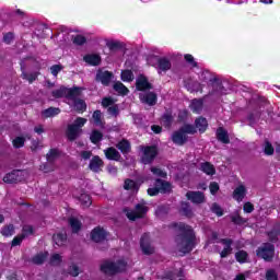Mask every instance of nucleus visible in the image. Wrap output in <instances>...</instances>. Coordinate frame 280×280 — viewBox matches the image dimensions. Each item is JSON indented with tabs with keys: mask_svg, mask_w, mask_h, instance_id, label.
<instances>
[{
	"mask_svg": "<svg viewBox=\"0 0 280 280\" xmlns=\"http://www.w3.org/2000/svg\"><path fill=\"white\" fill-rule=\"evenodd\" d=\"M172 229H177L179 234L175 236V243L179 248V253L187 255L196 248V232L191 225L184 222L172 223Z\"/></svg>",
	"mask_w": 280,
	"mask_h": 280,
	"instance_id": "nucleus-1",
	"label": "nucleus"
},
{
	"mask_svg": "<svg viewBox=\"0 0 280 280\" xmlns=\"http://www.w3.org/2000/svg\"><path fill=\"white\" fill-rule=\"evenodd\" d=\"M126 268H128V262L124 259H119L117 261L104 260L100 269L103 275L115 277V275L126 272Z\"/></svg>",
	"mask_w": 280,
	"mask_h": 280,
	"instance_id": "nucleus-2",
	"label": "nucleus"
},
{
	"mask_svg": "<svg viewBox=\"0 0 280 280\" xmlns=\"http://www.w3.org/2000/svg\"><path fill=\"white\" fill-rule=\"evenodd\" d=\"M88 119L83 117H77L73 124L68 125L66 130V137L68 141H75L82 135V128L86 125Z\"/></svg>",
	"mask_w": 280,
	"mask_h": 280,
	"instance_id": "nucleus-3",
	"label": "nucleus"
},
{
	"mask_svg": "<svg viewBox=\"0 0 280 280\" xmlns=\"http://www.w3.org/2000/svg\"><path fill=\"white\" fill-rule=\"evenodd\" d=\"M147 194L151 197L159 196L160 194H172V184L161 178H156L154 187L148 188Z\"/></svg>",
	"mask_w": 280,
	"mask_h": 280,
	"instance_id": "nucleus-4",
	"label": "nucleus"
},
{
	"mask_svg": "<svg viewBox=\"0 0 280 280\" xmlns=\"http://www.w3.org/2000/svg\"><path fill=\"white\" fill-rule=\"evenodd\" d=\"M142 156L141 163L142 165H152L154 160L159 156V147L156 145H145L141 147Z\"/></svg>",
	"mask_w": 280,
	"mask_h": 280,
	"instance_id": "nucleus-5",
	"label": "nucleus"
},
{
	"mask_svg": "<svg viewBox=\"0 0 280 280\" xmlns=\"http://www.w3.org/2000/svg\"><path fill=\"white\" fill-rule=\"evenodd\" d=\"M256 257L264 259V261H272L275 259V244L272 243H262L256 249Z\"/></svg>",
	"mask_w": 280,
	"mask_h": 280,
	"instance_id": "nucleus-6",
	"label": "nucleus"
},
{
	"mask_svg": "<svg viewBox=\"0 0 280 280\" xmlns=\"http://www.w3.org/2000/svg\"><path fill=\"white\" fill-rule=\"evenodd\" d=\"M124 211L128 220H130L131 222H135L137 220H141L142 218H145L149 211V208L143 203H137L133 210L125 209Z\"/></svg>",
	"mask_w": 280,
	"mask_h": 280,
	"instance_id": "nucleus-7",
	"label": "nucleus"
},
{
	"mask_svg": "<svg viewBox=\"0 0 280 280\" xmlns=\"http://www.w3.org/2000/svg\"><path fill=\"white\" fill-rule=\"evenodd\" d=\"M2 180L7 185H14L16 183H21V180H23V171L13 170L10 173H7Z\"/></svg>",
	"mask_w": 280,
	"mask_h": 280,
	"instance_id": "nucleus-8",
	"label": "nucleus"
},
{
	"mask_svg": "<svg viewBox=\"0 0 280 280\" xmlns=\"http://www.w3.org/2000/svg\"><path fill=\"white\" fill-rule=\"evenodd\" d=\"M140 248H141L143 255H154V247H152V244L150 242L149 233L142 234V236L140 238Z\"/></svg>",
	"mask_w": 280,
	"mask_h": 280,
	"instance_id": "nucleus-9",
	"label": "nucleus"
},
{
	"mask_svg": "<svg viewBox=\"0 0 280 280\" xmlns=\"http://www.w3.org/2000/svg\"><path fill=\"white\" fill-rule=\"evenodd\" d=\"M107 237L108 233L102 226H96L91 231V240L92 242H95V244H100V242H105Z\"/></svg>",
	"mask_w": 280,
	"mask_h": 280,
	"instance_id": "nucleus-10",
	"label": "nucleus"
},
{
	"mask_svg": "<svg viewBox=\"0 0 280 280\" xmlns=\"http://www.w3.org/2000/svg\"><path fill=\"white\" fill-rule=\"evenodd\" d=\"M186 198L187 200H190L192 205H202L207 200V198L205 197V192L200 190H197V191L188 190L186 192Z\"/></svg>",
	"mask_w": 280,
	"mask_h": 280,
	"instance_id": "nucleus-11",
	"label": "nucleus"
},
{
	"mask_svg": "<svg viewBox=\"0 0 280 280\" xmlns=\"http://www.w3.org/2000/svg\"><path fill=\"white\" fill-rule=\"evenodd\" d=\"M113 78H115V75L113 74V72L105 70H98L96 72V82H101V84H103V86H110V82H113Z\"/></svg>",
	"mask_w": 280,
	"mask_h": 280,
	"instance_id": "nucleus-12",
	"label": "nucleus"
},
{
	"mask_svg": "<svg viewBox=\"0 0 280 280\" xmlns=\"http://www.w3.org/2000/svg\"><path fill=\"white\" fill-rule=\"evenodd\" d=\"M155 69L161 75L162 73H167L172 69V61L166 57H159L156 60Z\"/></svg>",
	"mask_w": 280,
	"mask_h": 280,
	"instance_id": "nucleus-13",
	"label": "nucleus"
},
{
	"mask_svg": "<svg viewBox=\"0 0 280 280\" xmlns=\"http://www.w3.org/2000/svg\"><path fill=\"white\" fill-rule=\"evenodd\" d=\"M171 139L175 145H185L189 141V137L182 129L174 131Z\"/></svg>",
	"mask_w": 280,
	"mask_h": 280,
	"instance_id": "nucleus-14",
	"label": "nucleus"
},
{
	"mask_svg": "<svg viewBox=\"0 0 280 280\" xmlns=\"http://www.w3.org/2000/svg\"><path fill=\"white\" fill-rule=\"evenodd\" d=\"M220 244H223V249L220 253L221 259H226L233 253V241L232 238H221Z\"/></svg>",
	"mask_w": 280,
	"mask_h": 280,
	"instance_id": "nucleus-15",
	"label": "nucleus"
},
{
	"mask_svg": "<svg viewBox=\"0 0 280 280\" xmlns=\"http://www.w3.org/2000/svg\"><path fill=\"white\" fill-rule=\"evenodd\" d=\"M102 167H104V160L100 158V155H94L89 164V170L94 172V174H100L102 172Z\"/></svg>",
	"mask_w": 280,
	"mask_h": 280,
	"instance_id": "nucleus-16",
	"label": "nucleus"
},
{
	"mask_svg": "<svg viewBox=\"0 0 280 280\" xmlns=\"http://www.w3.org/2000/svg\"><path fill=\"white\" fill-rule=\"evenodd\" d=\"M136 89L137 91H151V89H154L152 86V83H150V81H148V79L145 78V75H140L137 80H136Z\"/></svg>",
	"mask_w": 280,
	"mask_h": 280,
	"instance_id": "nucleus-17",
	"label": "nucleus"
},
{
	"mask_svg": "<svg viewBox=\"0 0 280 280\" xmlns=\"http://www.w3.org/2000/svg\"><path fill=\"white\" fill-rule=\"evenodd\" d=\"M185 89L189 91V93H202V84L198 81H194L191 79H187L184 81Z\"/></svg>",
	"mask_w": 280,
	"mask_h": 280,
	"instance_id": "nucleus-18",
	"label": "nucleus"
},
{
	"mask_svg": "<svg viewBox=\"0 0 280 280\" xmlns=\"http://www.w3.org/2000/svg\"><path fill=\"white\" fill-rule=\"evenodd\" d=\"M83 60L90 67H100L102 65V56H100L98 54L84 55Z\"/></svg>",
	"mask_w": 280,
	"mask_h": 280,
	"instance_id": "nucleus-19",
	"label": "nucleus"
},
{
	"mask_svg": "<svg viewBox=\"0 0 280 280\" xmlns=\"http://www.w3.org/2000/svg\"><path fill=\"white\" fill-rule=\"evenodd\" d=\"M21 78L22 80H26V82H28V84H34V82H36V80H38V75H40V72L36 71V72H31L27 73L25 71V66H21Z\"/></svg>",
	"mask_w": 280,
	"mask_h": 280,
	"instance_id": "nucleus-20",
	"label": "nucleus"
},
{
	"mask_svg": "<svg viewBox=\"0 0 280 280\" xmlns=\"http://www.w3.org/2000/svg\"><path fill=\"white\" fill-rule=\"evenodd\" d=\"M104 154L107 161H116V162L121 161V153H119V151L114 147H109L105 149Z\"/></svg>",
	"mask_w": 280,
	"mask_h": 280,
	"instance_id": "nucleus-21",
	"label": "nucleus"
},
{
	"mask_svg": "<svg viewBox=\"0 0 280 280\" xmlns=\"http://www.w3.org/2000/svg\"><path fill=\"white\" fill-rule=\"evenodd\" d=\"M116 148L119 150V152H121V154H124V156H126V154H130L132 151V144H130V140L125 138L118 141Z\"/></svg>",
	"mask_w": 280,
	"mask_h": 280,
	"instance_id": "nucleus-22",
	"label": "nucleus"
},
{
	"mask_svg": "<svg viewBox=\"0 0 280 280\" xmlns=\"http://www.w3.org/2000/svg\"><path fill=\"white\" fill-rule=\"evenodd\" d=\"M195 128L200 132V135H205L209 128V121L203 116H199L195 119Z\"/></svg>",
	"mask_w": 280,
	"mask_h": 280,
	"instance_id": "nucleus-23",
	"label": "nucleus"
},
{
	"mask_svg": "<svg viewBox=\"0 0 280 280\" xmlns=\"http://www.w3.org/2000/svg\"><path fill=\"white\" fill-rule=\"evenodd\" d=\"M82 91H84L83 88L80 86H73V88H67L66 91V98L72 100V102H75V100H79L80 95H82Z\"/></svg>",
	"mask_w": 280,
	"mask_h": 280,
	"instance_id": "nucleus-24",
	"label": "nucleus"
},
{
	"mask_svg": "<svg viewBox=\"0 0 280 280\" xmlns=\"http://www.w3.org/2000/svg\"><path fill=\"white\" fill-rule=\"evenodd\" d=\"M140 100L143 104H148V106H156L159 96L154 92H147L144 95L140 96Z\"/></svg>",
	"mask_w": 280,
	"mask_h": 280,
	"instance_id": "nucleus-25",
	"label": "nucleus"
},
{
	"mask_svg": "<svg viewBox=\"0 0 280 280\" xmlns=\"http://www.w3.org/2000/svg\"><path fill=\"white\" fill-rule=\"evenodd\" d=\"M203 106H205V101L202 98H194L190 102V109L196 115H200V113H202Z\"/></svg>",
	"mask_w": 280,
	"mask_h": 280,
	"instance_id": "nucleus-26",
	"label": "nucleus"
},
{
	"mask_svg": "<svg viewBox=\"0 0 280 280\" xmlns=\"http://www.w3.org/2000/svg\"><path fill=\"white\" fill-rule=\"evenodd\" d=\"M217 139L218 141H220V143H231V138H229V131H226L223 127H219L217 129Z\"/></svg>",
	"mask_w": 280,
	"mask_h": 280,
	"instance_id": "nucleus-27",
	"label": "nucleus"
},
{
	"mask_svg": "<svg viewBox=\"0 0 280 280\" xmlns=\"http://www.w3.org/2000/svg\"><path fill=\"white\" fill-rule=\"evenodd\" d=\"M47 257H49V252H40L32 257V264L35 266H43V264L47 261Z\"/></svg>",
	"mask_w": 280,
	"mask_h": 280,
	"instance_id": "nucleus-28",
	"label": "nucleus"
},
{
	"mask_svg": "<svg viewBox=\"0 0 280 280\" xmlns=\"http://www.w3.org/2000/svg\"><path fill=\"white\" fill-rule=\"evenodd\" d=\"M179 212L182 213V215H185V218H194V210H191V205L187 201L180 202Z\"/></svg>",
	"mask_w": 280,
	"mask_h": 280,
	"instance_id": "nucleus-29",
	"label": "nucleus"
},
{
	"mask_svg": "<svg viewBox=\"0 0 280 280\" xmlns=\"http://www.w3.org/2000/svg\"><path fill=\"white\" fill-rule=\"evenodd\" d=\"M233 198L238 202H241L243 198H246V186L244 185L237 186L233 191Z\"/></svg>",
	"mask_w": 280,
	"mask_h": 280,
	"instance_id": "nucleus-30",
	"label": "nucleus"
},
{
	"mask_svg": "<svg viewBox=\"0 0 280 280\" xmlns=\"http://www.w3.org/2000/svg\"><path fill=\"white\" fill-rule=\"evenodd\" d=\"M200 171L203 172V174H207V176H214L215 166H213L211 162H203L200 164Z\"/></svg>",
	"mask_w": 280,
	"mask_h": 280,
	"instance_id": "nucleus-31",
	"label": "nucleus"
},
{
	"mask_svg": "<svg viewBox=\"0 0 280 280\" xmlns=\"http://www.w3.org/2000/svg\"><path fill=\"white\" fill-rule=\"evenodd\" d=\"M230 219L231 222L234 223L236 226H243V224H246V222H248V219H245L242 215H240L238 211L231 214Z\"/></svg>",
	"mask_w": 280,
	"mask_h": 280,
	"instance_id": "nucleus-32",
	"label": "nucleus"
},
{
	"mask_svg": "<svg viewBox=\"0 0 280 280\" xmlns=\"http://www.w3.org/2000/svg\"><path fill=\"white\" fill-rule=\"evenodd\" d=\"M161 121L164 128L170 129L174 124V116L172 115V113H165L163 114Z\"/></svg>",
	"mask_w": 280,
	"mask_h": 280,
	"instance_id": "nucleus-33",
	"label": "nucleus"
},
{
	"mask_svg": "<svg viewBox=\"0 0 280 280\" xmlns=\"http://www.w3.org/2000/svg\"><path fill=\"white\" fill-rule=\"evenodd\" d=\"M102 139H104V133H102V131H100L97 129L92 130V132L90 135L91 143H93L94 145H97V143H100V141H102Z\"/></svg>",
	"mask_w": 280,
	"mask_h": 280,
	"instance_id": "nucleus-34",
	"label": "nucleus"
},
{
	"mask_svg": "<svg viewBox=\"0 0 280 280\" xmlns=\"http://www.w3.org/2000/svg\"><path fill=\"white\" fill-rule=\"evenodd\" d=\"M42 115L46 119H49L50 117H56V115H60V108H58V107H48L47 109H44L42 112Z\"/></svg>",
	"mask_w": 280,
	"mask_h": 280,
	"instance_id": "nucleus-35",
	"label": "nucleus"
},
{
	"mask_svg": "<svg viewBox=\"0 0 280 280\" xmlns=\"http://www.w3.org/2000/svg\"><path fill=\"white\" fill-rule=\"evenodd\" d=\"M73 106H74V110H77V113H85L86 110V102H84V100L82 98H77L75 101H73Z\"/></svg>",
	"mask_w": 280,
	"mask_h": 280,
	"instance_id": "nucleus-36",
	"label": "nucleus"
},
{
	"mask_svg": "<svg viewBox=\"0 0 280 280\" xmlns=\"http://www.w3.org/2000/svg\"><path fill=\"white\" fill-rule=\"evenodd\" d=\"M114 91H116V93L119 95H128V93H130V90H128L127 86L121 83V81L114 83Z\"/></svg>",
	"mask_w": 280,
	"mask_h": 280,
	"instance_id": "nucleus-37",
	"label": "nucleus"
},
{
	"mask_svg": "<svg viewBox=\"0 0 280 280\" xmlns=\"http://www.w3.org/2000/svg\"><path fill=\"white\" fill-rule=\"evenodd\" d=\"M52 241L57 246H65V244H67V234H63V233L54 234Z\"/></svg>",
	"mask_w": 280,
	"mask_h": 280,
	"instance_id": "nucleus-38",
	"label": "nucleus"
},
{
	"mask_svg": "<svg viewBox=\"0 0 280 280\" xmlns=\"http://www.w3.org/2000/svg\"><path fill=\"white\" fill-rule=\"evenodd\" d=\"M235 259L238 264H246L248 261V252L244 249L236 252Z\"/></svg>",
	"mask_w": 280,
	"mask_h": 280,
	"instance_id": "nucleus-39",
	"label": "nucleus"
},
{
	"mask_svg": "<svg viewBox=\"0 0 280 280\" xmlns=\"http://www.w3.org/2000/svg\"><path fill=\"white\" fill-rule=\"evenodd\" d=\"M69 224L72 229V233H80V231H82V222L77 218H70Z\"/></svg>",
	"mask_w": 280,
	"mask_h": 280,
	"instance_id": "nucleus-40",
	"label": "nucleus"
},
{
	"mask_svg": "<svg viewBox=\"0 0 280 280\" xmlns=\"http://www.w3.org/2000/svg\"><path fill=\"white\" fill-rule=\"evenodd\" d=\"M0 233L3 237H12V235H14V224L2 226Z\"/></svg>",
	"mask_w": 280,
	"mask_h": 280,
	"instance_id": "nucleus-41",
	"label": "nucleus"
},
{
	"mask_svg": "<svg viewBox=\"0 0 280 280\" xmlns=\"http://www.w3.org/2000/svg\"><path fill=\"white\" fill-rule=\"evenodd\" d=\"M124 189H126V191H130V190H137L139 189V185L137 184V182L130 179V178H127L125 179V183H124Z\"/></svg>",
	"mask_w": 280,
	"mask_h": 280,
	"instance_id": "nucleus-42",
	"label": "nucleus"
},
{
	"mask_svg": "<svg viewBox=\"0 0 280 280\" xmlns=\"http://www.w3.org/2000/svg\"><path fill=\"white\" fill-rule=\"evenodd\" d=\"M51 95H52V97H55V100H60L62 97H67V88L60 86V89L54 90L51 92Z\"/></svg>",
	"mask_w": 280,
	"mask_h": 280,
	"instance_id": "nucleus-43",
	"label": "nucleus"
},
{
	"mask_svg": "<svg viewBox=\"0 0 280 280\" xmlns=\"http://www.w3.org/2000/svg\"><path fill=\"white\" fill-rule=\"evenodd\" d=\"M106 47H108L109 51H119V49H124V44L121 42H107Z\"/></svg>",
	"mask_w": 280,
	"mask_h": 280,
	"instance_id": "nucleus-44",
	"label": "nucleus"
},
{
	"mask_svg": "<svg viewBox=\"0 0 280 280\" xmlns=\"http://www.w3.org/2000/svg\"><path fill=\"white\" fill-rule=\"evenodd\" d=\"M120 78L122 82H132L135 80V73H132V70H122Z\"/></svg>",
	"mask_w": 280,
	"mask_h": 280,
	"instance_id": "nucleus-45",
	"label": "nucleus"
},
{
	"mask_svg": "<svg viewBox=\"0 0 280 280\" xmlns=\"http://www.w3.org/2000/svg\"><path fill=\"white\" fill-rule=\"evenodd\" d=\"M179 130H182V132H184L186 136L196 135V132H198V130L196 129V126L189 125V124L184 125L183 127L179 128Z\"/></svg>",
	"mask_w": 280,
	"mask_h": 280,
	"instance_id": "nucleus-46",
	"label": "nucleus"
},
{
	"mask_svg": "<svg viewBox=\"0 0 280 280\" xmlns=\"http://www.w3.org/2000/svg\"><path fill=\"white\" fill-rule=\"evenodd\" d=\"M73 45H78L79 47H82V45H86V37L84 35H74L71 38Z\"/></svg>",
	"mask_w": 280,
	"mask_h": 280,
	"instance_id": "nucleus-47",
	"label": "nucleus"
},
{
	"mask_svg": "<svg viewBox=\"0 0 280 280\" xmlns=\"http://www.w3.org/2000/svg\"><path fill=\"white\" fill-rule=\"evenodd\" d=\"M92 119H93L95 126H102V124H103L102 122V110H100V109L94 110L92 114Z\"/></svg>",
	"mask_w": 280,
	"mask_h": 280,
	"instance_id": "nucleus-48",
	"label": "nucleus"
},
{
	"mask_svg": "<svg viewBox=\"0 0 280 280\" xmlns=\"http://www.w3.org/2000/svg\"><path fill=\"white\" fill-rule=\"evenodd\" d=\"M264 152L266 156H272V154H275V147H272V143H270L268 140H265Z\"/></svg>",
	"mask_w": 280,
	"mask_h": 280,
	"instance_id": "nucleus-49",
	"label": "nucleus"
},
{
	"mask_svg": "<svg viewBox=\"0 0 280 280\" xmlns=\"http://www.w3.org/2000/svg\"><path fill=\"white\" fill-rule=\"evenodd\" d=\"M68 275H70V277H79L80 276V267H78V265H75V264L70 265L68 268Z\"/></svg>",
	"mask_w": 280,
	"mask_h": 280,
	"instance_id": "nucleus-50",
	"label": "nucleus"
},
{
	"mask_svg": "<svg viewBox=\"0 0 280 280\" xmlns=\"http://www.w3.org/2000/svg\"><path fill=\"white\" fill-rule=\"evenodd\" d=\"M12 143L13 148H15V150H19L25 145V138L16 137L15 139H13Z\"/></svg>",
	"mask_w": 280,
	"mask_h": 280,
	"instance_id": "nucleus-51",
	"label": "nucleus"
},
{
	"mask_svg": "<svg viewBox=\"0 0 280 280\" xmlns=\"http://www.w3.org/2000/svg\"><path fill=\"white\" fill-rule=\"evenodd\" d=\"M211 211L212 213H215L218 218H222V215H224V210H222V207H220V205L217 202L212 203Z\"/></svg>",
	"mask_w": 280,
	"mask_h": 280,
	"instance_id": "nucleus-52",
	"label": "nucleus"
},
{
	"mask_svg": "<svg viewBox=\"0 0 280 280\" xmlns=\"http://www.w3.org/2000/svg\"><path fill=\"white\" fill-rule=\"evenodd\" d=\"M151 172L154 174V176H160V178H167V173L156 166H152Z\"/></svg>",
	"mask_w": 280,
	"mask_h": 280,
	"instance_id": "nucleus-53",
	"label": "nucleus"
},
{
	"mask_svg": "<svg viewBox=\"0 0 280 280\" xmlns=\"http://www.w3.org/2000/svg\"><path fill=\"white\" fill-rule=\"evenodd\" d=\"M62 264V256L60 254H54L50 257V266H60Z\"/></svg>",
	"mask_w": 280,
	"mask_h": 280,
	"instance_id": "nucleus-54",
	"label": "nucleus"
},
{
	"mask_svg": "<svg viewBox=\"0 0 280 280\" xmlns=\"http://www.w3.org/2000/svg\"><path fill=\"white\" fill-rule=\"evenodd\" d=\"M23 240H25V234H20L18 236H15L12 242H11V246L14 248V246H21V244H23Z\"/></svg>",
	"mask_w": 280,
	"mask_h": 280,
	"instance_id": "nucleus-55",
	"label": "nucleus"
},
{
	"mask_svg": "<svg viewBox=\"0 0 280 280\" xmlns=\"http://www.w3.org/2000/svg\"><path fill=\"white\" fill-rule=\"evenodd\" d=\"M65 69V67L62 65H54L50 67V72L51 75H54L55 78H58V73H60V71H62Z\"/></svg>",
	"mask_w": 280,
	"mask_h": 280,
	"instance_id": "nucleus-56",
	"label": "nucleus"
},
{
	"mask_svg": "<svg viewBox=\"0 0 280 280\" xmlns=\"http://www.w3.org/2000/svg\"><path fill=\"white\" fill-rule=\"evenodd\" d=\"M184 60H186V62L188 65H190V67H192V68H197L198 67V62H196V59H194V56L190 55V54H186L184 56Z\"/></svg>",
	"mask_w": 280,
	"mask_h": 280,
	"instance_id": "nucleus-57",
	"label": "nucleus"
},
{
	"mask_svg": "<svg viewBox=\"0 0 280 280\" xmlns=\"http://www.w3.org/2000/svg\"><path fill=\"white\" fill-rule=\"evenodd\" d=\"M269 242H279V231L271 230L267 233Z\"/></svg>",
	"mask_w": 280,
	"mask_h": 280,
	"instance_id": "nucleus-58",
	"label": "nucleus"
},
{
	"mask_svg": "<svg viewBox=\"0 0 280 280\" xmlns=\"http://www.w3.org/2000/svg\"><path fill=\"white\" fill-rule=\"evenodd\" d=\"M79 200L84 205V207L91 206V196L86 194H81Z\"/></svg>",
	"mask_w": 280,
	"mask_h": 280,
	"instance_id": "nucleus-59",
	"label": "nucleus"
},
{
	"mask_svg": "<svg viewBox=\"0 0 280 280\" xmlns=\"http://www.w3.org/2000/svg\"><path fill=\"white\" fill-rule=\"evenodd\" d=\"M266 279L267 280H279V276L277 275V271H275V269H269L266 272Z\"/></svg>",
	"mask_w": 280,
	"mask_h": 280,
	"instance_id": "nucleus-60",
	"label": "nucleus"
},
{
	"mask_svg": "<svg viewBox=\"0 0 280 280\" xmlns=\"http://www.w3.org/2000/svg\"><path fill=\"white\" fill-rule=\"evenodd\" d=\"M209 189H210V194L212 196H215V194H218V191H220V185L217 182H211Z\"/></svg>",
	"mask_w": 280,
	"mask_h": 280,
	"instance_id": "nucleus-61",
	"label": "nucleus"
},
{
	"mask_svg": "<svg viewBox=\"0 0 280 280\" xmlns=\"http://www.w3.org/2000/svg\"><path fill=\"white\" fill-rule=\"evenodd\" d=\"M22 235H25V237H27V235H34V228L32 225H24L22 229Z\"/></svg>",
	"mask_w": 280,
	"mask_h": 280,
	"instance_id": "nucleus-62",
	"label": "nucleus"
},
{
	"mask_svg": "<svg viewBox=\"0 0 280 280\" xmlns=\"http://www.w3.org/2000/svg\"><path fill=\"white\" fill-rule=\"evenodd\" d=\"M243 211L245 213H253L255 211V206L249 201L245 202L243 206Z\"/></svg>",
	"mask_w": 280,
	"mask_h": 280,
	"instance_id": "nucleus-63",
	"label": "nucleus"
},
{
	"mask_svg": "<svg viewBox=\"0 0 280 280\" xmlns=\"http://www.w3.org/2000/svg\"><path fill=\"white\" fill-rule=\"evenodd\" d=\"M58 156V150L57 149H50L49 153H47V161H54Z\"/></svg>",
	"mask_w": 280,
	"mask_h": 280,
	"instance_id": "nucleus-64",
	"label": "nucleus"
}]
</instances>
